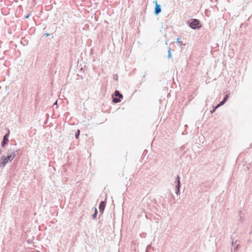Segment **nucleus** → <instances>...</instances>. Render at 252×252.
Listing matches in <instances>:
<instances>
[{
    "label": "nucleus",
    "instance_id": "6e6552de",
    "mask_svg": "<svg viewBox=\"0 0 252 252\" xmlns=\"http://www.w3.org/2000/svg\"><path fill=\"white\" fill-rule=\"evenodd\" d=\"M171 57H172L171 49V48L170 47H169L168 49V56H167V57H168V58H170Z\"/></svg>",
    "mask_w": 252,
    "mask_h": 252
},
{
    "label": "nucleus",
    "instance_id": "6ab92c4d",
    "mask_svg": "<svg viewBox=\"0 0 252 252\" xmlns=\"http://www.w3.org/2000/svg\"><path fill=\"white\" fill-rule=\"evenodd\" d=\"M179 40H180V38H178L177 39L176 43H179V42H180Z\"/></svg>",
    "mask_w": 252,
    "mask_h": 252
},
{
    "label": "nucleus",
    "instance_id": "f3484780",
    "mask_svg": "<svg viewBox=\"0 0 252 252\" xmlns=\"http://www.w3.org/2000/svg\"><path fill=\"white\" fill-rule=\"evenodd\" d=\"M221 106L220 105V104H218L215 107V108L216 109H217L218 108H219V107Z\"/></svg>",
    "mask_w": 252,
    "mask_h": 252
},
{
    "label": "nucleus",
    "instance_id": "9b49d317",
    "mask_svg": "<svg viewBox=\"0 0 252 252\" xmlns=\"http://www.w3.org/2000/svg\"><path fill=\"white\" fill-rule=\"evenodd\" d=\"M80 134V130H78L75 133V137L76 138H78Z\"/></svg>",
    "mask_w": 252,
    "mask_h": 252
},
{
    "label": "nucleus",
    "instance_id": "f257e3e1",
    "mask_svg": "<svg viewBox=\"0 0 252 252\" xmlns=\"http://www.w3.org/2000/svg\"><path fill=\"white\" fill-rule=\"evenodd\" d=\"M17 151H13L11 154L8 155L7 157L3 156L0 158V167H3L9 161H11L16 157V152Z\"/></svg>",
    "mask_w": 252,
    "mask_h": 252
},
{
    "label": "nucleus",
    "instance_id": "412c9836",
    "mask_svg": "<svg viewBox=\"0 0 252 252\" xmlns=\"http://www.w3.org/2000/svg\"><path fill=\"white\" fill-rule=\"evenodd\" d=\"M45 35L46 36H49L50 35V34L48 33H45Z\"/></svg>",
    "mask_w": 252,
    "mask_h": 252
},
{
    "label": "nucleus",
    "instance_id": "20e7f679",
    "mask_svg": "<svg viewBox=\"0 0 252 252\" xmlns=\"http://www.w3.org/2000/svg\"><path fill=\"white\" fill-rule=\"evenodd\" d=\"M154 2L155 3V11H154V14L156 15H158L159 13L161 11V6L160 4H158L157 3V1L156 0L155 1H154Z\"/></svg>",
    "mask_w": 252,
    "mask_h": 252
},
{
    "label": "nucleus",
    "instance_id": "4be33fe9",
    "mask_svg": "<svg viewBox=\"0 0 252 252\" xmlns=\"http://www.w3.org/2000/svg\"><path fill=\"white\" fill-rule=\"evenodd\" d=\"M57 104V100L53 104V106Z\"/></svg>",
    "mask_w": 252,
    "mask_h": 252
},
{
    "label": "nucleus",
    "instance_id": "7ed1b4c3",
    "mask_svg": "<svg viewBox=\"0 0 252 252\" xmlns=\"http://www.w3.org/2000/svg\"><path fill=\"white\" fill-rule=\"evenodd\" d=\"M199 21L197 19H193L192 22L190 23L189 26L192 29H199L201 26L199 25Z\"/></svg>",
    "mask_w": 252,
    "mask_h": 252
},
{
    "label": "nucleus",
    "instance_id": "a211bd4d",
    "mask_svg": "<svg viewBox=\"0 0 252 252\" xmlns=\"http://www.w3.org/2000/svg\"><path fill=\"white\" fill-rule=\"evenodd\" d=\"M30 14H29L28 15H27L26 17H25V18L26 19H28L29 18V17H30Z\"/></svg>",
    "mask_w": 252,
    "mask_h": 252
},
{
    "label": "nucleus",
    "instance_id": "9d476101",
    "mask_svg": "<svg viewBox=\"0 0 252 252\" xmlns=\"http://www.w3.org/2000/svg\"><path fill=\"white\" fill-rule=\"evenodd\" d=\"M97 214V211L96 208H95V212L92 215V218L93 219H95L96 217Z\"/></svg>",
    "mask_w": 252,
    "mask_h": 252
},
{
    "label": "nucleus",
    "instance_id": "423d86ee",
    "mask_svg": "<svg viewBox=\"0 0 252 252\" xmlns=\"http://www.w3.org/2000/svg\"><path fill=\"white\" fill-rule=\"evenodd\" d=\"M9 141V140H8V138H6V137H3V140L1 142V146L2 147H4L5 146V145L8 143Z\"/></svg>",
    "mask_w": 252,
    "mask_h": 252
},
{
    "label": "nucleus",
    "instance_id": "5701e85b",
    "mask_svg": "<svg viewBox=\"0 0 252 252\" xmlns=\"http://www.w3.org/2000/svg\"><path fill=\"white\" fill-rule=\"evenodd\" d=\"M241 211L240 210V211H239V216H241Z\"/></svg>",
    "mask_w": 252,
    "mask_h": 252
},
{
    "label": "nucleus",
    "instance_id": "1a4fd4ad",
    "mask_svg": "<svg viewBox=\"0 0 252 252\" xmlns=\"http://www.w3.org/2000/svg\"><path fill=\"white\" fill-rule=\"evenodd\" d=\"M175 183H177L178 185H180V177L178 175L176 177Z\"/></svg>",
    "mask_w": 252,
    "mask_h": 252
},
{
    "label": "nucleus",
    "instance_id": "4468645a",
    "mask_svg": "<svg viewBox=\"0 0 252 252\" xmlns=\"http://www.w3.org/2000/svg\"><path fill=\"white\" fill-rule=\"evenodd\" d=\"M9 131H8V133H6L4 136L3 137H6V138H7L9 136Z\"/></svg>",
    "mask_w": 252,
    "mask_h": 252
},
{
    "label": "nucleus",
    "instance_id": "2eb2a0df",
    "mask_svg": "<svg viewBox=\"0 0 252 252\" xmlns=\"http://www.w3.org/2000/svg\"><path fill=\"white\" fill-rule=\"evenodd\" d=\"M9 131H8V133H6L4 136L3 137H6V138H7L9 136Z\"/></svg>",
    "mask_w": 252,
    "mask_h": 252
},
{
    "label": "nucleus",
    "instance_id": "dca6fc26",
    "mask_svg": "<svg viewBox=\"0 0 252 252\" xmlns=\"http://www.w3.org/2000/svg\"><path fill=\"white\" fill-rule=\"evenodd\" d=\"M216 110V109L215 108H213L212 110L211 111V113L213 114Z\"/></svg>",
    "mask_w": 252,
    "mask_h": 252
},
{
    "label": "nucleus",
    "instance_id": "0eeeda50",
    "mask_svg": "<svg viewBox=\"0 0 252 252\" xmlns=\"http://www.w3.org/2000/svg\"><path fill=\"white\" fill-rule=\"evenodd\" d=\"M180 185H177L175 187V193L177 195H178L180 193Z\"/></svg>",
    "mask_w": 252,
    "mask_h": 252
},
{
    "label": "nucleus",
    "instance_id": "aec40b11",
    "mask_svg": "<svg viewBox=\"0 0 252 252\" xmlns=\"http://www.w3.org/2000/svg\"><path fill=\"white\" fill-rule=\"evenodd\" d=\"M241 220H242V217H241V216H239V219H238V220L240 221Z\"/></svg>",
    "mask_w": 252,
    "mask_h": 252
},
{
    "label": "nucleus",
    "instance_id": "ddd939ff",
    "mask_svg": "<svg viewBox=\"0 0 252 252\" xmlns=\"http://www.w3.org/2000/svg\"><path fill=\"white\" fill-rule=\"evenodd\" d=\"M225 102L222 100L221 102H220V105H223L225 103Z\"/></svg>",
    "mask_w": 252,
    "mask_h": 252
},
{
    "label": "nucleus",
    "instance_id": "b1692460",
    "mask_svg": "<svg viewBox=\"0 0 252 252\" xmlns=\"http://www.w3.org/2000/svg\"><path fill=\"white\" fill-rule=\"evenodd\" d=\"M2 150L0 149V154H1L2 153Z\"/></svg>",
    "mask_w": 252,
    "mask_h": 252
},
{
    "label": "nucleus",
    "instance_id": "39448f33",
    "mask_svg": "<svg viewBox=\"0 0 252 252\" xmlns=\"http://www.w3.org/2000/svg\"><path fill=\"white\" fill-rule=\"evenodd\" d=\"M105 205H106V203L104 201H101L99 204V209L100 212L102 213H103V212L104 210Z\"/></svg>",
    "mask_w": 252,
    "mask_h": 252
},
{
    "label": "nucleus",
    "instance_id": "393cba45",
    "mask_svg": "<svg viewBox=\"0 0 252 252\" xmlns=\"http://www.w3.org/2000/svg\"><path fill=\"white\" fill-rule=\"evenodd\" d=\"M238 247V245H237L236 247V249H237Z\"/></svg>",
    "mask_w": 252,
    "mask_h": 252
},
{
    "label": "nucleus",
    "instance_id": "f03ea898",
    "mask_svg": "<svg viewBox=\"0 0 252 252\" xmlns=\"http://www.w3.org/2000/svg\"><path fill=\"white\" fill-rule=\"evenodd\" d=\"M114 95L115 96L118 97V98L113 97V102L115 103L120 102L121 101L120 98H123V95L118 90H116L115 91Z\"/></svg>",
    "mask_w": 252,
    "mask_h": 252
},
{
    "label": "nucleus",
    "instance_id": "f8f14e48",
    "mask_svg": "<svg viewBox=\"0 0 252 252\" xmlns=\"http://www.w3.org/2000/svg\"><path fill=\"white\" fill-rule=\"evenodd\" d=\"M228 98H229V95L228 94H226L225 96V97H224L223 100L225 102H226Z\"/></svg>",
    "mask_w": 252,
    "mask_h": 252
}]
</instances>
